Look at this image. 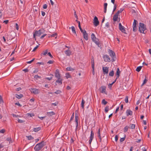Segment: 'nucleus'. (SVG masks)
Listing matches in <instances>:
<instances>
[{"label":"nucleus","instance_id":"nucleus-1","mask_svg":"<svg viewBox=\"0 0 151 151\" xmlns=\"http://www.w3.org/2000/svg\"><path fill=\"white\" fill-rule=\"evenodd\" d=\"M45 31V30L44 29H41L38 31H36L33 33V37L35 38V40H36L37 37L40 36L41 34L44 33Z\"/></svg>","mask_w":151,"mask_h":151},{"label":"nucleus","instance_id":"nucleus-2","mask_svg":"<svg viewBox=\"0 0 151 151\" xmlns=\"http://www.w3.org/2000/svg\"><path fill=\"white\" fill-rule=\"evenodd\" d=\"M44 146L43 141L37 144L34 148L35 151H39L41 150Z\"/></svg>","mask_w":151,"mask_h":151},{"label":"nucleus","instance_id":"nucleus-3","mask_svg":"<svg viewBox=\"0 0 151 151\" xmlns=\"http://www.w3.org/2000/svg\"><path fill=\"white\" fill-rule=\"evenodd\" d=\"M146 29L144 24L140 23L139 26V30L141 32L144 33V31Z\"/></svg>","mask_w":151,"mask_h":151},{"label":"nucleus","instance_id":"nucleus-4","mask_svg":"<svg viewBox=\"0 0 151 151\" xmlns=\"http://www.w3.org/2000/svg\"><path fill=\"white\" fill-rule=\"evenodd\" d=\"M108 53L111 58V59L112 62H114L115 60H116V56L115 53L111 50H108Z\"/></svg>","mask_w":151,"mask_h":151},{"label":"nucleus","instance_id":"nucleus-5","mask_svg":"<svg viewBox=\"0 0 151 151\" xmlns=\"http://www.w3.org/2000/svg\"><path fill=\"white\" fill-rule=\"evenodd\" d=\"M30 91L32 93L35 94H38L40 92L39 89L36 88H31L30 89Z\"/></svg>","mask_w":151,"mask_h":151},{"label":"nucleus","instance_id":"nucleus-6","mask_svg":"<svg viewBox=\"0 0 151 151\" xmlns=\"http://www.w3.org/2000/svg\"><path fill=\"white\" fill-rule=\"evenodd\" d=\"M137 21L135 19L134 20V22L133 24V30L134 32H135L137 30V28L136 27Z\"/></svg>","mask_w":151,"mask_h":151},{"label":"nucleus","instance_id":"nucleus-7","mask_svg":"<svg viewBox=\"0 0 151 151\" xmlns=\"http://www.w3.org/2000/svg\"><path fill=\"white\" fill-rule=\"evenodd\" d=\"M103 58L104 59V60L105 62H110V59L108 55H104Z\"/></svg>","mask_w":151,"mask_h":151},{"label":"nucleus","instance_id":"nucleus-8","mask_svg":"<svg viewBox=\"0 0 151 151\" xmlns=\"http://www.w3.org/2000/svg\"><path fill=\"white\" fill-rule=\"evenodd\" d=\"M119 27L120 30L122 32L124 33H126V30L125 29L124 27L122 25L121 23H119Z\"/></svg>","mask_w":151,"mask_h":151},{"label":"nucleus","instance_id":"nucleus-9","mask_svg":"<svg viewBox=\"0 0 151 151\" xmlns=\"http://www.w3.org/2000/svg\"><path fill=\"white\" fill-rule=\"evenodd\" d=\"M102 70L104 74H107L109 72V67H103Z\"/></svg>","mask_w":151,"mask_h":151},{"label":"nucleus","instance_id":"nucleus-10","mask_svg":"<svg viewBox=\"0 0 151 151\" xmlns=\"http://www.w3.org/2000/svg\"><path fill=\"white\" fill-rule=\"evenodd\" d=\"M94 134L93 131H91V134L90 137V139L89 140V142L90 144H91L93 138Z\"/></svg>","mask_w":151,"mask_h":151},{"label":"nucleus","instance_id":"nucleus-11","mask_svg":"<svg viewBox=\"0 0 151 151\" xmlns=\"http://www.w3.org/2000/svg\"><path fill=\"white\" fill-rule=\"evenodd\" d=\"M93 24L95 26H97L99 24V22L97 18L95 16L93 19Z\"/></svg>","mask_w":151,"mask_h":151},{"label":"nucleus","instance_id":"nucleus-12","mask_svg":"<svg viewBox=\"0 0 151 151\" xmlns=\"http://www.w3.org/2000/svg\"><path fill=\"white\" fill-rule=\"evenodd\" d=\"M75 122L76 130H77L78 129V117L76 114L75 115Z\"/></svg>","mask_w":151,"mask_h":151},{"label":"nucleus","instance_id":"nucleus-13","mask_svg":"<svg viewBox=\"0 0 151 151\" xmlns=\"http://www.w3.org/2000/svg\"><path fill=\"white\" fill-rule=\"evenodd\" d=\"M101 92L102 93H104L105 94H107V93L106 91V87L104 86H102L101 87Z\"/></svg>","mask_w":151,"mask_h":151},{"label":"nucleus","instance_id":"nucleus-14","mask_svg":"<svg viewBox=\"0 0 151 151\" xmlns=\"http://www.w3.org/2000/svg\"><path fill=\"white\" fill-rule=\"evenodd\" d=\"M55 76L57 78H60V75L59 73V71L58 70H57L55 72Z\"/></svg>","mask_w":151,"mask_h":151},{"label":"nucleus","instance_id":"nucleus-15","mask_svg":"<svg viewBox=\"0 0 151 151\" xmlns=\"http://www.w3.org/2000/svg\"><path fill=\"white\" fill-rule=\"evenodd\" d=\"M120 72H121L120 71L119 68H118L117 69V71H116V80L117 78H118L119 77Z\"/></svg>","mask_w":151,"mask_h":151},{"label":"nucleus","instance_id":"nucleus-16","mask_svg":"<svg viewBox=\"0 0 151 151\" xmlns=\"http://www.w3.org/2000/svg\"><path fill=\"white\" fill-rule=\"evenodd\" d=\"M118 15H119V14L117 13H116L114 15L113 17V20L114 21L116 22L118 20Z\"/></svg>","mask_w":151,"mask_h":151},{"label":"nucleus","instance_id":"nucleus-17","mask_svg":"<svg viewBox=\"0 0 151 151\" xmlns=\"http://www.w3.org/2000/svg\"><path fill=\"white\" fill-rule=\"evenodd\" d=\"M126 113L127 116L132 115V112L130 110L128 109L126 111Z\"/></svg>","mask_w":151,"mask_h":151},{"label":"nucleus","instance_id":"nucleus-18","mask_svg":"<svg viewBox=\"0 0 151 151\" xmlns=\"http://www.w3.org/2000/svg\"><path fill=\"white\" fill-rule=\"evenodd\" d=\"M65 53L68 56H69L71 53V51L69 50H67L65 51Z\"/></svg>","mask_w":151,"mask_h":151},{"label":"nucleus","instance_id":"nucleus-19","mask_svg":"<svg viewBox=\"0 0 151 151\" xmlns=\"http://www.w3.org/2000/svg\"><path fill=\"white\" fill-rule=\"evenodd\" d=\"M58 80L56 81V83H58L59 85L62 84V79L60 78H57Z\"/></svg>","mask_w":151,"mask_h":151},{"label":"nucleus","instance_id":"nucleus-20","mask_svg":"<svg viewBox=\"0 0 151 151\" xmlns=\"http://www.w3.org/2000/svg\"><path fill=\"white\" fill-rule=\"evenodd\" d=\"M84 33L83 34L84 38L86 40H88V35L86 31H84Z\"/></svg>","mask_w":151,"mask_h":151},{"label":"nucleus","instance_id":"nucleus-21","mask_svg":"<svg viewBox=\"0 0 151 151\" xmlns=\"http://www.w3.org/2000/svg\"><path fill=\"white\" fill-rule=\"evenodd\" d=\"M15 97L18 99H20L22 98L23 97V95L21 94H16Z\"/></svg>","mask_w":151,"mask_h":151},{"label":"nucleus","instance_id":"nucleus-22","mask_svg":"<svg viewBox=\"0 0 151 151\" xmlns=\"http://www.w3.org/2000/svg\"><path fill=\"white\" fill-rule=\"evenodd\" d=\"M97 45H98L99 44V40L96 38L94 40H92Z\"/></svg>","mask_w":151,"mask_h":151},{"label":"nucleus","instance_id":"nucleus-23","mask_svg":"<svg viewBox=\"0 0 151 151\" xmlns=\"http://www.w3.org/2000/svg\"><path fill=\"white\" fill-rule=\"evenodd\" d=\"M70 28L71 29L73 33V34H75V35H77L76 33V32L75 29V27L73 26H72V27H70L69 28V29H70Z\"/></svg>","mask_w":151,"mask_h":151},{"label":"nucleus","instance_id":"nucleus-24","mask_svg":"<svg viewBox=\"0 0 151 151\" xmlns=\"http://www.w3.org/2000/svg\"><path fill=\"white\" fill-rule=\"evenodd\" d=\"M47 114L49 116H52L53 115L55 114V113L53 111H51L49 112H48L47 113Z\"/></svg>","mask_w":151,"mask_h":151},{"label":"nucleus","instance_id":"nucleus-25","mask_svg":"<svg viewBox=\"0 0 151 151\" xmlns=\"http://www.w3.org/2000/svg\"><path fill=\"white\" fill-rule=\"evenodd\" d=\"M40 129H41V128H40V127H37V128H34L33 129V131H34L35 132H38V131L40 130Z\"/></svg>","mask_w":151,"mask_h":151},{"label":"nucleus","instance_id":"nucleus-26","mask_svg":"<svg viewBox=\"0 0 151 151\" xmlns=\"http://www.w3.org/2000/svg\"><path fill=\"white\" fill-rule=\"evenodd\" d=\"M104 12L106 13V9L107 6V3H105L104 4Z\"/></svg>","mask_w":151,"mask_h":151},{"label":"nucleus","instance_id":"nucleus-27","mask_svg":"<svg viewBox=\"0 0 151 151\" xmlns=\"http://www.w3.org/2000/svg\"><path fill=\"white\" fill-rule=\"evenodd\" d=\"M66 70H67L70 71H73L74 70V69L70 67H68L67 68Z\"/></svg>","mask_w":151,"mask_h":151},{"label":"nucleus","instance_id":"nucleus-28","mask_svg":"<svg viewBox=\"0 0 151 151\" xmlns=\"http://www.w3.org/2000/svg\"><path fill=\"white\" fill-rule=\"evenodd\" d=\"M142 66L138 67L136 70V71L138 72L140 71L142 68Z\"/></svg>","mask_w":151,"mask_h":151},{"label":"nucleus","instance_id":"nucleus-29","mask_svg":"<svg viewBox=\"0 0 151 151\" xmlns=\"http://www.w3.org/2000/svg\"><path fill=\"white\" fill-rule=\"evenodd\" d=\"M114 71L112 70L109 72V75L111 76H113L114 75Z\"/></svg>","mask_w":151,"mask_h":151},{"label":"nucleus","instance_id":"nucleus-30","mask_svg":"<svg viewBox=\"0 0 151 151\" xmlns=\"http://www.w3.org/2000/svg\"><path fill=\"white\" fill-rule=\"evenodd\" d=\"M129 127L128 126H126L124 128V132H127L129 129Z\"/></svg>","mask_w":151,"mask_h":151},{"label":"nucleus","instance_id":"nucleus-31","mask_svg":"<svg viewBox=\"0 0 151 151\" xmlns=\"http://www.w3.org/2000/svg\"><path fill=\"white\" fill-rule=\"evenodd\" d=\"M101 103L104 105H105L107 103V102L106 101L105 99H103Z\"/></svg>","mask_w":151,"mask_h":151},{"label":"nucleus","instance_id":"nucleus-32","mask_svg":"<svg viewBox=\"0 0 151 151\" xmlns=\"http://www.w3.org/2000/svg\"><path fill=\"white\" fill-rule=\"evenodd\" d=\"M109 106H106V107L105 108V112L106 113L109 110Z\"/></svg>","mask_w":151,"mask_h":151},{"label":"nucleus","instance_id":"nucleus-33","mask_svg":"<svg viewBox=\"0 0 151 151\" xmlns=\"http://www.w3.org/2000/svg\"><path fill=\"white\" fill-rule=\"evenodd\" d=\"M57 34L56 33H55L51 35H49V37H55V36H56L55 37V38H56V37H57Z\"/></svg>","mask_w":151,"mask_h":151},{"label":"nucleus","instance_id":"nucleus-34","mask_svg":"<svg viewBox=\"0 0 151 151\" xmlns=\"http://www.w3.org/2000/svg\"><path fill=\"white\" fill-rule=\"evenodd\" d=\"M116 81V80L111 83H109V84H108V87L109 88H111L112 86V85Z\"/></svg>","mask_w":151,"mask_h":151},{"label":"nucleus","instance_id":"nucleus-35","mask_svg":"<svg viewBox=\"0 0 151 151\" xmlns=\"http://www.w3.org/2000/svg\"><path fill=\"white\" fill-rule=\"evenodd\" d=\"M85 103V101L83 100V99H82L81 103V106L82 108H84V104Z\"/></svg>","mask_w":151,"mask_h":151},{"label":"nucleus","instance_id":"nucleus-36","mask_svg":"<svg viewBox=\"0 0 151 151\" xmlns=\"http://www.w3.org/2000/svg\"><path fill=\"white\" fill-rule=\"evenodd\" d=\"M124 9L123 8H121L118 11V12H116V13L117 14H119L121 13L122 12L123 10Z\"/></svg>","mask_w":151,"mask_h":151},{"label":"nucleus","instance_id":"nucleus-37","mask_svg":"<svg viewBox=\"0 0 151 151\" xmlns=\"http://www.w3.org/2000/svg\"><path fill=\"white\" fill-rule=\"evenodd\" d=\"M91 67H94V60L93 59V60H91Z\"/></svg>","mask_w":151,"mask_h":151},{"label":"nucleus","instance_id":"nucleus-38","mask_svg":"<svg viewBox=\"0 0 151 151\" xmlns=\"http://www.w3.org/2000/svg\"><path fill=\"white\" fill-rule=\"evenodd\" d=\"M51 75V76L50 77V78L47 77V78H45L49 81L51 80L52 79V77H53V75Z\"/></svg>","mask_w":151,"mask_h":151},{"label":"nucleus","instance_id":"nucleus-39","mask_svg":"<svg viewBox=\"0 0 151 151\" xmlns=\"http://www.w3.org/2000/svg\"><path fill=\"white\" fill-rule=\"evenodd\" d=\"M96 37L93 33H92L91 35V38L92 39V40H94V39H95Z\"/></svg>","mask_w":151,"mask_h":151},{"label":"nucleus","instance_id":"nucleus-40","mask_svg":"<svg viewBox=\"0 0 151 151\" xmlns=\"http://www.w3.org/2000/svg\"><path fill=\"white\" fill-rule=\"evenodd\" d=\"M76 21L78 23V27L79 28L80 30L81 29H82L81 27V25H80V22L79 21H78L77 20H76Z\"/></svg>","mask_w":151,"mask_h":151},{"label":"nucleus","instance_id":"nucleus-41","mask_svg":"<svg viewBox=\"0 0 151 151\" xmlns=\"http://www.w3.org/2000/svg\"><path fill=\"white\" fill-rule=\"evenodd\" d=\"M27 114L28 116H30V117H32L34 116V114L32 113H28Z\"/></svg>","mask_w":151,"mask_h":151},{"label":"nucleus","instance_id":"nucleus-42","mask_svg":"<svg viewBox=\"0 0 151 151\" xmlns=\"http://www.w3.org/2000/svg\"><path fill=\"white\" fill-rule=\"evenodd\" d=\"M65 77L67 79L70 77V76L69 73H67L65 74Z\"/></svg>","mask_w":151,"mask_h":151},{"label":"nucleus","instance_id":"nucleus-43","mask_svg":"<svg viewBox=\"0 0 151 151\" xmlns=\"http://www.w3.org/2000/svg\"><path fill=\"white\" fill-rule=\"evenodd\" d=\"M48 51L47 50H46L45 51L43 52V53H42L41 55H45L47 53Z\"/></svg>","mask_w":151,"mask_h":151},{"label":"nucleus","instance_id":"nucleus-44","mask_svg":"<svg viewBox=\"0 0 151 151\" xmlns=\"http://www.w3.org/2000/svg\"><path fill=\"white\" fill-rule=\"evenodd\" d=\"M128 97L127 96H126L124 101L126 103H127L128 102Z\"/></svg>","mask_w":151,"mask_h":151},{"label":"nucleus","instance_id":"nucleus-45","mask_svg":"<svg viewBox=\"0 0 151 151\" xmlns=\"http://www.w3.org/2000/svg\"><path fill=\"white\" fill-rule=\"evenodd\" d=\"M27 137L28 140H31L33 139V138L31 136H27Z\"/></svg>","mask_w":151,"mask_h":151},{"label":"nucleus","instance_id":"nucleus-46","mask_svg":"<svg viewBox=\"0 0 151 151\" xmlns=\"http://www.w3.org/2000/svg\"><path fill=\"white\" fill-rule=\"evenodd\" d=\"M61 91L60 90H57L55 91L54 93L56 94H59L61 93Z\"/></svg>","mask_w":151,"mask_h":151},{"label":"nucleus","instance_id":"nucleus-47","mask_svg":"<svg viewBox=\"0 0 151 151\" xmlns=\"http://www.w3.org/2000/svg\"><path fill=\"white\" fill-rule=\"evenodd\" d=\"M130 128L132 129H134L135 128V125L134 124H132Z\"/></svg>","mask_w":151,"mask_h":151},{"label":"nucleus","instance_id":"nucleus-48","mask_svg":"<svg viewBox=\"0 0 151 151\" xmlns=\"http://www.w3.org/2000/svg\"><path fill=\"white\" fill-rule=\"evenodd\" d=\"M147 81V80L146 79H145L143 81V83H142V86H143L144 84L146 83Z\"/></svg>","mask_w":151,"mask_h":151},{"label":"nucleus","instance_id":"nucleus-49","mask_svg":"<svg viewBox=\"0 0 151 151\" xmlns=\"http://www.w3.org/2000/svg\"><path fill=\"white\" fill-rule=\"evenodd\" d=\"M74 117V113H73L71 116V117L70 119V122L73 119Z\"/></svg>","mask_w":151,"mask_h":151},{"label":"nucleus","instance_id":"nucleus-50","mask_svg":"<svg viewBox=\"0 0 151 151\" xmlns=\"http://www.w3.org/2000/svg\"><path fill=\"white\" fill-rule=\"evenodd\" d=\"M39 47V45H37L32 50L33 52H34L36 50L37 48Z\"/></svg>","mask_w":151,"mask_h":151},{"label":"nucleus","instance_id":"nucleus-51","mask_svg":"<svg viewBox=\"0 0 151 151\" xmlns=\"http://www.w3.org/2000/svg\"><path fill=\"white\" fill-rule=\"evenodd\" d=\"M18 122H19L20 123H22L24 122V120H21V119H18Z\"/></svg>","mask_w":151,"mask_h":151},{"label":"nucleus","instance_id":"nucleus-52","mask_svg":"<svg viewBox=\"0 0 151 151\" xmlns=\"http://www.w3.org/2000/svg\"><path fill=\"white\" fill-rule=\"evenodd\" d=\"M74 15L75 16V17L76 18V19H78V17L76 14V12L75 11V12H74Z\"/></svg>","mask_w":151,"mask_h":151},{"label":"nucleus","instance_id":"nucleus-53","mask_svg":"<svg viewBox=\"0 0 151 151\" xmlns=\"http://www.w3.org/2000/svg\"><path fill=\"white\" fill-rule=\"evenodd\" d=\"M16 29L17 30H18L19 28L18 24L17 23H16L15 24Z\"/></svg>","mask_w":151,"mask_h":151},{"label":"nucleus","instance_id":"nucleus-54","mask_svg":"<svg viewBox=\"0 0 151 151\" xmlns=\"http://www.w3.org/2000/svg\"><path fill=\"white\" fill-rule=\"evenodd\" d=\"M114 9H113V12H114L116 10V4H114Z\"/></svg>","mask_w":151,"mask_h":151},{"label":"nucleus","instance_id":"nucleus-55","mask_svg":"<svg viewBox=\"0 0 151 151\" xmlns=\"http://www.w3.org/2000/svg\"><path fill=\"white\" fill-rule=\"evenodd\" d=\"M125 139V137L122 138L120 139V142H122L124 141Z\"/></svg>","mask_w":151,"mask_h":151},{"label":"nucleus","instance_id":"nucleus-56","mask_svg":"<svg viewBox=\"0 0 151 151\" xmlns=\"http://www.w3.org/2000/svg\"><path fill=\"white\" fill-rule=\"evenodd\" d=\"M35 60V59L34 58H33L32 60H31L30 61H28V62H27V63L28 64H30V63H31L34 60Z\"/></svg>","mask_w":151,"mask_h":151},{"label":"nucleus","instance_id":"nucleus-57","mask_svg":"<svg viewBox=\"0 0 151 151\" xmlns=\"http://www.w3.org/2000/svg\"><path fill=\"white\" fill-rule=\"evenodd\" d=\"M100 129H99V130H98V137H100V136H101V135H100Z\"/></svg>","mask_w":151,"mask_h":151},{"label":"nucleus","instance_id":"nucleus-58","mask_svg":"<svg viewBox=\"0 0 151 151\" xmlns=\"http://www.w3.org/2000/svg\"><path fill=\"white\" fill-rule=\"evenodd\" d=\"M40 78V77L38 76V75H35L34 78L37 79L38 78Z\"/></svg>","mask_w":151,"mask_h":151},{"label":"nucleus","instance_id":"nucleus-59","mask_svg":"<svg viewBox=\"0 0 151 151\" xmlns=\"http://www.w3.org/2000/svg\"><path fill=\"white\" fill-rule=\"evenodd\" d=\"M47 8V6L46 4H44L43 6V8L46 9Z\"/></svg>","mask_w":151,"mask_h":151},{"label":"nucleus","instance_id":"nucleus-60","mask_svg":"<svg viewBox=\"0 0 151 151\" xmlns=\"http://www.w3.org/2000/svg\"><path fill=\"white\" fill-rule=\"evenodd\" d=\"M105 26L106 27L108 28L109 26V23L107 22L105 24Z\"/></svg>","mask_w":151,"mask_h":151},{"label":"nucleus","instance_id":"nucleus-61","mask_svg":"<svg viewBox=\"0 0 151 151\" xmlns=\"http://www.w3.org/2000/svg\"><path fill=\"white\" fill-rule=\"evenodd\" d=\"M118 139V137L117 135H116L115 137V140L116 141H117Z\"/></svg>","mask_w":151,"mask_h":151},{"label":"nucleus","instance_id":"nucleus-62","mask_svg":"<svg viewBox=\"0 0 151 151\" xmlns=\"http://www.w3.org/2000/svg\"><path fill=\"white\" fill-rule=\"evenodd\" d=\"M11 138H8L7 139V140L8 141H9V143L12 142L11 141Z\"/></svg>","mask_w":151,"mask_h":151},{"label":"nucleus","instance_id":"nucleus-63","mask_svg":"<svg viewBox=\"0 0 151 151\" xmlns=\"http://www.w3.org/2000/svg\"><path fill=\"white\" fill-rule=\"evenodd\" d=\"M5 131V130L4 129H2L1 130H0V133H4Z\"/></svg>","mask_w":151,"mask_h":151},{"label":"nucleus","instance_id":"nucleus-64","mask_svg":"<svg viewBox=\"0 0 151 151\" xmlns=\"http://www.w3.org/2000/svg\"><path fill=\"white\" fill-rule=\"evenodd\" d=\"M3 102L1 96L0 95V103Z\"/></svg>","mask_w":151,"mask_h":151}]
</instances>
